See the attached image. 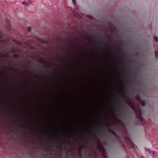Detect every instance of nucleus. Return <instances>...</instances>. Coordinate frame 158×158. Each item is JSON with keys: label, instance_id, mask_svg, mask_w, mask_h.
<instances>
[{"label": "nucleus", "instance_id": "obj_1", "mask_svg": "<svg viewBox=\"0 0 158 158\" xmlns=\"http://www.w3.org/2000/svg\"><path fill=\"white\" fill-rule=\"evenodd\" d=\"M130 108L134 111L135 113L136 116L137 118L139 119V121L135 123V125H143L144 126L145 125L146 122L145 119L143 118L142 116V110L141 108H139V111L136 110V107L133 105L130 106Z\"/></svg>", "mask_w": 158, "mask_h": 158}, {"label": "nucleus", "instance_id": "obj_2", "mask_svg": "<svg viewBox=\"0 0 158 158\" xmlns=\"http://www.w3.org/2000/svg\"><path fill=\"white\" fill-rule=\"evenodd\" d=\"M66 143L68 146H69L70 145H71L72 147L68 150H67V149L65 147H64L63 148H62L61 149L62 150L64 151V152L65 154L66 153V151H67V155L69 156V158H74V155L73 154H70L68 153V152H71L73 151V147L74 145V144L73 142H71L70 143H69L68 142H67ZM66 158H67L66 157Z\"/></svg>", "mask_w": 158, "mask_h": 158}, {"label": "nucleus", "instance_id": "obj_3", "mask_svg": "<svg viewBox=\"0 0 158 158\" xmlns=\"http://www.w3.org/2000/svg\"><path fill=\"white\" fill-rule=\"evenodd\" d=\"M98 148L104 158H106V151L104 146L101 142H100L98 145Z\"/></svg>", "mask_w": 158, "mask_h": 158}, {"label": "nucleus", "instance_id": "obj_4", "mask_svg": "<svg viewBox=\"0 0 158 158\" xmlns=\"http://www.w3.org/2000/svg\"><path fill=\"white\" fill-rule=\"evenodd\" d=\"M102 35H103V38L102 39V45L104 48L105 51H106V50L105 48L106 47V44L107 43V41L106 39L105 35L103 34L101 35L100 34H97V36L98 38H99L100 41L101 42V40Z\"/></svg>", "mask_w": 158, "mask_h": 158}, {"label": "nucleus", "instance_id": "obj_5", "mask_svg": "<svg viewBox=\"0 0 158 158\" xmlns=\"http://www.w3.org/2000/svg\"><path fill=\"white\" fill-rule=\"evenodd\" d=\"M124 111V114H120L118 115L117 116L118 117H121L123 119H124V118H128L127 117H126L125 115H128L129 117L132 114L131 112L130 111H126L125 110H121L122 112H123Z\"/></svg>", "mask_w": 158, "mask_h": 158}, {"label": "nucleus", "instance_id": "obj_6", "mask_svg": "<svg viewBox=\"0 0 158 158\" xmlns=\"http://www.w3.org/2000/svg\"><path fill=\"white\" fill-rule=\"evenodd\" d=\"M92 127L93 129L95 130L97 132H98L99 130H100L98 133L99 135H100L101 132H102L104 135H106V132L105 131H102V128L100 127H99L96 124L93 125Z\"/></svg>", "mask_w": 158, "mask_h": 158}, {"label": "nucleus", "instance_id": "obj_7", "mask_svg": "<svg viewBox=\"0 0 158 158\" xmlns=\"http://www.w3.org/2000/svg\"><path fill=\"white\" fill-rule=\"evenodd\" d=\"M125 140L126 141L127 143L131 148H134L135 147L134 144L131 141L130 139L128 137H126L125 138Z\"/></svg>", "mask_w": 158, "mask_h": 158}, {"label": "nucleus", "instance_id": "obj_8", "mask_svg": "<svg viewBox=\"0 0 158 158\" xmlns=\"http://www.w3.org/2000/svg\"><path fill=\"white\" fill-rule=\"evenodd\" d=\"M146 151L148 152L152 158H155V156L153 152L149 148H146Z\"/></svg>", "mask_w": 158, "mask_h": 158}, {"label": "nucleus", "instance_id": "obj_9", "mask_svg": "<svg viewBox=\"0 0 158 158\" xmlns=\"http://www.w3.org/2000/svg\"><path fill=\"white\" fill-rule=\"evenodd\" d=\"M91 154L93 158H99V155L98 153L96 151H92Z\"/></svg>", "mask_w": 158, "mask_h": 158}, {"label": "nucleus", "instance_id": "obj_10", "mask_svg": "<svg viewBox=\"0 0 158 158\" xmlns=\"http://www.w3.org/2000/svg\"><path fill=\"white\" fill-rule=\"evenodd\" d=\"M26 148L27 149L26 153L27 154V155L29 156H31V150L30 147L29 146H26Z\"/></svg>", "mask_w": 158, "mask_h": 158}, {"label": "nucleus", "instance_id": "obj_11", "mask_svg": "<svg viewBox=\"0 0 158 158\" xmlns=\"http://www.w3.org/2000/svg\"><path fill=\"white\" fill-rule=\"evenodd\" d=\"M50 143L51 144L52 146L54 148L53 149H55V150L56 152H56V150L55 149L59 148L57 142H55L54 143H52V142H50Z\"/></svg>", "mask_w": 158, "mask_h": 158}, {"label": "nucleus", "instance_id": "obj_12", "mask_svg": "<svg viewBox=\"0 0 158 158\" xmlns=\"http://www.w3.org/2000/svg\"><path fill=\"white\" fill-rule=\"evenodd\" d=\"M72 38H71L69 37V36H67L66 37V38L67 40L69 42L71 41H75L76 40V38L73 36H72Z\"/></svg>", "mask_w": 158, "mask_h": 158}, {"label": "nucleus", "instance_id": "obj_13", "mask_svg": "<svg viewBox=\"0 0 158 158\" xmlns=\"http://www.w3.org/2000/svg\"><path fill=\"white\" fill-rule=\"evenodd\" d=\"M16 126L17 127L20 128L23 131H24L26 129V127L25 124L24 123H23L20 125H18L16 124Z\"/></svg>", "mask_w": 158, "mask_h": 158}, {"label": "nucleus", "instance_id": "obj_14", "mask_svg": "<svg viewBox=\"0 0 158 158\" xmlns=\"http://www.w3.org/2000/svg\"><path fill=\"white\" fill-rule=\"evenodd\" d=\"M31 2V0H28L27 1H25L23 2V5L26 6H29Z\"/></svg>", "mask_w": 158, "mask_h": 158}, {"label": "nucleus", "instance_id": "obj_15", "mask_svg": "<svg viewBox=\"0 0 158 158\" xmlns=\"http://www.w3.org/2000/svg\"><path fill=\"white\" fill-rule=\"evenodd\" d=\"M120 51L121 52V54L123 55L124 56L126 57V58L128 59V58L129 55L128 54H126L125 52L122 50H120Z\"/></svg>", "mask_w": 158, "mask_h": 158}, {"label": "nucleus", "instance_id": "obj_16", "mask_svg": "<svg viewBox=\"0 0 158 158\" xmlns=\"http://www.w3.org/2000/svg\"><path fill=\"white\" fill-rule=\"evenodd\" d=\"M77 151L79 156V158H82V156L81 155V149L79 148H77Z\"/></svg>", "mask_w": 158, "mask_h": 158}, {"label": "nucleus", "instance_id": "obj_17", "mask_svg": "<svg viewBox=\"0 0 158 158\" xmlns=\"http://www.w3.org/2000/svg\"><path fill=\"white\" fill-rule=\"evenodd\" d=\"M108 132H109V135L110 136H112V135L115 136L116 135V133L113 131H111L110 130H108Z\"/></svg>", "mask_w": 158, "mask_h": 158}, {"label": "nucleus", "instance_id": "obj_18", "mask_svg": "<svg viewBox=\"0 0 158 158\" xmlns=\"http://www.w3.org/2000/svg\"><path fill=\"white\" fill-rule=\"evenodd\" d=\"M44 135H45L46 137L48 136L49 135H52L53 136H54V135L52 132H48L46 131V132H45Z\"/></svg>", "mask_w": 158, "mask_h": 158}, {"label": "nucleus", "instance_id": "obj_19", "mask_svg": "<svg viewBox=\"0 0 158 158\" xmlns=\"http://www.w3.org/2000/svg\"><path fill=\"white\" fill-rule=\"evenodd\" d=\"M146 102L145 101H143L141 102V104L143 107H144L146 105Z\"/></svg>", "mask_w": 158, "mask_h": 158}, {"label": "nucleus", "instance_id": "obj_20", "mask_svg": "<svg viewBox=\"0 0 158 158\" xmlns=\"http://www.w3.org/2000/svg\"><path fill=\"white\" fill-rule=\"evenodd\" d=\"M6 57V56L4 54L2 53H0V57L4 58Z\"/></svg>", "mask_w": 158, "mask_h": 158}, {"label": "nucleus", "instance_id": "obj_21", "mask_svg": "<svg viewBox=\"0 0 158 158\" xmlns=\"http://www.w3.org/2000/svg\"><path fill=\"white\" fill-rule=\"evenodd\" d=\"M135 99L136 100L139 101H140L141 100L140 97L138 96L136 97Z\"/></svg>", "mask_w": 158, "mask_h": 158}, {"label": "nucleus", "instance_id": "obj_22", "mask_svg": "<svg viewBox=\"0 0 158 158\" xmlns=\"http://www.w3.org/2000/svg\"><path fill=\"white\" fill-rule=\"evenodd\" d=\"M126 103L130 107V106H132V105H133L132 103L129 102H127Z\"/></svg>", "mask_w": 158, "mask_h": 158}, {"label": "nucleus", "instance_id": "obj_23", "mask_svg": "<svg viewBox=\"0 0 158 158\" xmlns=\"http://www.w3.org/2000/svg\"><path fill=\"white\" fill-rule=\"evenodd\" d=\"M126 103L130 107V106H132V105H133L132 103L129 102H127Z\"/></svg>", "mask_w": 158, "mask_h": 158}, {"label": "nucleus", "instance_id": "obj_24", "mask_svg": "<svg viewBox=\"0 0 158 158\" xmlns=\"http://www.w3.org/2000/svg\"><path fill=\"white\" fill-rule=\"evenodd\" d=\"M13 56L15 58H18L19 57V55L16 54L13 55Z\"/></svg>", "mask_w": 158, "mask_h": 158}, {"label": "nucleus", "instance_id": "obj_25", "mask_svg": "<svg viewBox=\"0 0 158 158\" xmlns=\"http://www.w3.org/2000/svg\"><path fill=\"white\" fill-rule=\"evenodd\" d=\"M86 34L87 36L89 37H90L91 36V33L89 31H88L86 32Z\"/></svg>", "mask_w": 158, "mask_h": 158}, {"label": "nucleus", "instance_id": "obj_26", "mask_svg": "<svg viewBox=\"0 0 158 158\" xmlns=\"http://www.w3.org/2000/svg\"><path fill=\"white\" fill-rule=\"evenodd\" d=\"M154 39L155 41L156 42L158 41V38L156 36H154Z\"/></svg>", "mask_w": 158, "mask_h": 158}, {"label": "nucleus", "instance_id": "obj_27", "mask_svg": "<svg viewBox=\"0 0 158 158\" xmlns=\"http://www.w3.org/2000/svg\"><path fill=\"white\" fill-rule=\"evenodd\" d=\"M36 59L40 63H42V59H39V58H37Z\"/></svg>", "mask_w": 158, "mask_h": 158}, {"label": "nucleus", "instance_id": "obj_28", "mask_svg": "<svg viewBox=\"0 0 158 158\" xmlns=\"http://www.w3.org/2000/svg\"><path fill=\"white\" fill-rule=\"evenodd\" d=\"M155 57L156 59L158 58V52L157 51H155Z\"/></svg>", "mask_w": 158, "mask_h": 158}, {"label": "nucleus", "instance_id": "obj_29", "mask_svg": "<svg viewBox=\"0 0 158 158\" xmlns=\"http://www.w3.org/2000/svg\"><path fill=\"white\" fill-rule=\"evenodd\" d=\"M87 17L89 19H92L93 18V17L90 15H88Z\"/></svg>", "mask_w": 158, "mask_h": 158}, {"label": "nucleus", "instance_id": "obj_30", "mask_svg": "<svg viewBox=\"0 0 158 158\" xmlns=\"http://www.w3.org/2000/svg\"><path fill=\"white\" fill-rule=\"evenodd\" d=\"M27 30L28 32H30L31 30V28L30 27H27Z\"/></svg>", "mask_w": 158, "mask_h": 158}, {"label": "nucleus", "instance_id": "obj_31", "mask_svg": "<svg viewBox=\"0 0 158 158\" xmlns=\"http://www.w3.org/2000/svg\"><path fill=\"white\" fill-rule=\"evenodd\" d=\"M86 148H87L86 147V146H83L81 149V150H84Z\"/></svg>", "mask_w": 158, "mask_h": 158}, {"label": "nucleus", "instance_id": "obj_32", "mask_svg": "<svg viewBox=\"0 0 158 158\" xmlns=\"http://www.w3.org/2000/svg\"><path fill=\"white\" fill-rule=\"evenodd\" d=\"M118 39H116L115 38L113 39V41L115 43H116L118 42Z\"/></svg>", "mask_w": 158, "mask_h": 158}, {"label": "nucleus", "instance_id": "obj_33", "mask_svg": "<svg viewBox=\"0 0 158 158\" xmlns=\"http://www.w3.org/2000/svg\"><path fill=\"white\" fill-rule=\"evenodd\" d=\"M4 54L6 56V57H5V58H7L9 56V54L8 53L5 54Z\"/></svg>", "mask_w": 158, "mask_h": 158}, {"label": "nucleus", "instance_id": "obj_34", "mask_svg": "<svg viewBox=\"0 0 158 158\" xmlns=\"http://www.w3.org/2000/svg\"><path fill=\"white\" fill-rule=\"evenodd\" d=\"M89 132H88L87 131H86L85 132V135H89Z\"/></svg>", "mask_w": 158, "mask_h": 158}, {"label": "nucleus", "instance_id": "obj_35", "mask_svg": "<svg viewBox=\"0 0 158 158\" xmlns=\"http://www.w3.org/2000/svg\"><path fill=\"white\" fill-rule=\"evenodd\" d=\"M3 36L1 32H0V38L2 39Z\"/></svg>", "mask_w": 158, "mask_h": 158}, {"label": "nucleus", "instance_id": "obj_36", "mask_svg": "<svg viewBox=\"0 0 158 158\" xmlns=\"http://www.w3.org/2000/svg\"><path fill=\"white\" fill-rule=\"evenodd\" d=\"M78 45L79 46L81 47H83L82 46L81 44V43L80 42L78 43Z\"/></svg>", "mask_w": 158, "mask_h": 158}, {"label": "nucleus", "instance_id": "obj_37", "mask_svg": "<svg viewBox=\"0 0 158 158\" xmlns=\"http://www.w3.org/2000/svg\"><path fill=\"white\" fill-rule=\"evenodd\" d=\"M135 55L136 56H139V53L137 52L136 53Z\"/></svg>", "mask_w": 158, "mask_h": 158}, {"label": "nucleus", "instance_id": "obj_38", "mask_svg": "<svg viewBox=\"0 0 158 158\" xmlns=\"http://www.w3.org/2000/svg\"><path fill=\"white\" fill-rule=\"evenodd\" d=\"M87 141L89 142H91V140L89 138H88L87 139Z\"/></svg>", "mask_w": 158, "mask_h": 158}, {"label": "nucleus", "instance_id": "obj_39", "mask_svg": "<svg viewBox=\"0 0 158 158\" xmlns=\"http://www.w3.org/2000/svg\"><path fill=\"white\" fill-rule=\"evenodd\" d=\"M54 155L55 156H58L59 154L57 153H54Z\"/></svg>", "mask_w": 158, "mask_h": 158}, {"label": "nucleus", "instance_id": "obj_40", "mask_svg": "<svg viewBox=\"0 0 158 158\" xmlns=\"http://www.w3.org/2000/svg\"><path fill=\"white\" fill-rule=\"evenodd\" d=\"M75 2H76L75 0H72V2H73L74 4H75Z\"/></svg>", "mask_w": 158, "mask_h": 158}, {"label": "nucleus", "instance_id": "obj_41", "mask_svg": "<svg viewBox=\"0 0 158 158\" xmlns=\"http://www.w3.org/2000/svg\"><path fill=\"white\" fill-rule=\"evenodd\" d=\"M38 132L40 134H41L42 133V131H41L39 130L38 131Z\"/></svg>", "mask_w": 158, "mask_h": 158}, {"label": "nucleus", "instance_id": "obj_42", "mask_svg": "<svg viewBox=\"0 0 158 158\" xmlns=\"http://www.w3.org/2000/svg\"><path fill=\"white\" fill-rule=\"evenodd\" d=\"M44 143H47V141L45 139H44Z\"/></svg>", "mask_w": 158, "mask_h": 158}, {"label": "nucleus", "instance_id": "obj_43", "mask_svg": "<svg viewBox=\"0 0 158 158\" xmlns=\"http://www.w3.org/2000/svg\"><path fill=\"white\" fill-rule=\"evenodd\" d=\"M28 63L29 64H31L32 63V62L31 61H29L28 62Z\"/></svg>", "mask_w": 158, "mask_h": 158}, {"label": "nucleus", "instance_id": "obj_44", "mask_svg": "<svg viewBox=\"0 0 158 158\" xmlns=\"http://www.w3.org/2000/svg\"><path fill=\"white\" fill-rule=\"evenodd\" d=\"M75 134L76 135H77V132L76 131L75 132Z\"/></svg>", "mask_w": 158, "mask_h": 158}, {"label": "nucleus", "instance_id": "obj_45", "mask_svg": "<svg viewBox=\"0 0 158 158\" xmlns=\"http://www.w3.org/2000/svg\"><path fill=\"white\" fill-rule=\"evenodd\" d=\"M75 142H76V143H78V141L77 140H75Z\"/></svg>", "mask_w": 158, "mask_h": 158}, {"label": "nucleus", "instance_id": "obj_46", "mask_svg": "<svg viewBox=\"0 0 158 158\" xmlns=\"http://www.w3.org/2000/svg\"><path fill=\"white\" fill-rule=\"evenodd\" d=\"M99 125L100 126H102V124H101V123H99Z\"/></svg>", "mask_w": 158, "mask_h": 158}, {"label": "nucleus", "instance_id": "obj_47", "mask_svg": "<svg viewBox=\"0 0 158 158\" xmlns=\"http://www.w3.org/2000/svg\"><path fill=\"white\" fill-rule=\"evenodd\" d=\"M118 122L119 123H121L122 122V121L121 120H118Z\"/></svg>", "mask_w": 158, "mask_h": 158}, {"label": "nucleus", "instance_id": "obj_48", "mask_svg": "<svg viewBox=\"0 0 158 158\" xmlns=\"http://www.w3.org/2000/svg\"><path fill=\"white\" fill-rule=\"evenodd\" d=\"M65 142H63V144H65Z\"/></svg>", "mask_w": 158, "mask_h": 158}, {"label": "nucleus", "instance_id": "obj_49", "mask_svg": "<svg viewBox=\"0 0 158 158\" xmlns=\"http://www.w3.org/2000/svg\"><path fill=\"white\" fill-rule=\"evenodd\" d=\"M108 138L109 139H110V136H108Z\"/></svg>", "mask_w": 158, "mask_h": 158}, {"label": "nucleus", "instance_id": "obj_50", "mask_svg": "<svg viewBox=\"0 0 158 158\" xmlns=\"http://www.w3.org/2000/svg\"><path fill=\"white\" fill-rule=\"evenodd\" d=\"M104 128H105V129H106V126H104Z\"/></svg>", "mask_w": 158, "mask_h": 158}, {"label": "nucleus", "instance_id": "obj_51", "mask_svg": "<svg viewBox=\"0 0 158 158\" xmlns=\"http://www.w3.org/2000/svg\"><path fill=\"white\" fill-rule=\"evenodd\" d=\"M126 90L127 91V90H128V89H127V87H126Z\"/></svg>", "mask_w": 158, "mask_h": 158}, {"label": "nucleus", "instance_id": "obj_52", "mask_svg": "<svg viewBox=\"0 0 158 158\" xmlns=\"http://www.w3.org/2000/svg\"><path fill=\"white\" fill-rule=\"evenodd\" d=\"M101 120L102 121V123L103 122V121H102V119H101Z\"/></svg>", "mask_w": 158, "mask_h": 158}, {"label": "nucleus", "instance_id": "obj_53", "mask_svg": "<svg viewBox=\"0 0 158 158\" xmlns=\"http://www.w3.org/2000/svg\"><path fill=\"white\" fill-rule=\"evenodd\" d=\"M13 50H14V52H15V49H13Z\"/></svg>", "mask_w": 158, "mask_h": 158}, {"label": "nucleus", "instance_id": "obj_54", "mask_svg": "<svg viewBox=\"0 0 158 158\" xmlns=\"http://www.w3.org/2000/svg\"><path fill=\"white\" fill-rule=\"evenodd\" d=\"M61 134H64V132H61Z\"/></svg>", "mask_w": 158, "mask_h": 158}, {"label": "nucleus", "instance_id": "obj_55", "mask_svg": "<svg viewBox=\"0 0 158 158\" xmlns=\"http://www.w3.org/2000/svg\"><path fill=\"white\" fill-rule=\"evenodd\" d=\"M4 67L6 68V66L5 65H4Z\"/></svg>", "mask_w": 158, "mask_h": 158}, {"label": "nucleus", "instance_id": "obj_56", "mask_svg": "<svg viewBox=\"0 0 158 158\" xmlns=\"http://www.w3.org/2000/svg\"><path fill=\"white\" fill-rule=\"evenodd\" d=\"M71 47H72V48H73V45H71Z\"/></svg>", "mask_w": 158, "mask_h": 158}, {"label": "nucleus", "instance_id": "obj_57", "mask_svg": "<svg viewBox=\"0 0 158 158\" xmlns=\"http://www.w3.org/2000/svg\"><path fill=\"white\" fill-rule=\"evenodd\" d=\"M7 22L9 23V20Z\"/></svg>", "mask_w": 158, "mask_h": 158}, {"label": "nucleus", "instance_id": "obj_58", "mask_svg": "<svg viewBox=\"0 0 158 158\" xmlns=\"http://www.w3.org/2000/svg\"><path fill=\"white\" fill-rule=\"evenodd\" d=\"M115 46L116 47H117V45H116V44H115Z\"/></svg>", "mask_w": 158, "mask_h": 158}, {"label": "nucleus", "instance_id": "obj_59", "mask_svg": "<svg viewBox=\"0 0 158 158\" xmlns=\"http://www.w3.org/2000/svg\"><path fill=\"white\" fill-rule=\"evenodd\" d=\"M129 73H131V72L130 71H129Z\"/></svg>", "mask_w": 158, "mask_h": 158}, {"label": "nucleus", "instance_id": "obj_60", "mask_svg": "<svg viewBox=\"0 0 158 158\" xmlns=\"http://www.w3.org/2000/svg\"><path fill=\"white\" fill-rule=\"evenodd\" d=\"M15 134H16V135L17 134V133L16 132H15Z\"/></svg>", "mask_w": 158, "mask_h": 158}, {"label": "nucleus", "instance_id": "obj_61", "mask_svg": "<svg viewBox=\"0 0 158 158\" xmlns=\"http://www.w3.org/2000/svg\"><path fill=\"white\" fill-rule=\"evenodd\" d=\"M141 158H142V157H141Z\"/></svg>", "mask_w": 158, "mask_h": 158}]
</instances>
